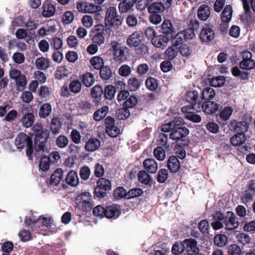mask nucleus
<instances>
[{"mask_svg": "<svg viewBox=\"0 0 255 255\" xmlns=\"http://www.w3.org/2000/svg\"><path fill=\"white\" fill-rule=\"evenodd\" d=\"M167 166L171 172L176 173L180 169V163L176 156H171L167 160Z\"/></svg>", "mask_w": 255, "mask_h": 255, "instance_id": "25", "label": "nucleus"}, {"mask_svg": "<svg viewBox=\"0 0 255 255\" xmlns=\"http://www.w3.org/2000/svg\"><path fill=\"white\" fill-rule=\"evenodd\" d=\"M246 140L245 134L238 133L231 138L230 142L234 146H240L245 143Z\"/></svg>", "mask_w": 255, "mask_h": 255, "instance_id": "36", "label": "nucleus"}, {"mask_svg": "<svg viewBox=\"0 0 255 255\" xmlns=\"http://www.w3.org/2000/svg\"><path fill=\"white\" fill-rule=\"evenodd\" d=\"M43 8L42 15L45 17H50L53 16L55 12V4L50 1H46L42 5Z\"/></svg>", "mask_w": 255, "mask_h": 255, "instance_id": "24", "label": "nucleus"}, {"mask_svg": "<svg viewBox=\"0 0 255 255\" xmlns=\"http://www.w3.org/2000/svg\"><path fill=\"white\" fill-rule=\"evenodd\" d=\"M22 115L20 120V123L26 128L31 127L35 121L33 109L31 106H24L23 105L19 110V115Z\"/></svg>", "mask_w": 255, "mask_h": 255, "instance_id": "6", "label": "nucleus"}, {"mask_svg": "<svg viewBox=\"0 0 255 255\" xmlns=\"http://www.w3.org/2000/svg\"><path fill=\"white\" fill-rule=\"evenodd\" d=\"M101 78L104 80H108L113 76V71L109 66H104L99 69Z\"/></svg>", "mask_w": 255, "mask_h": 255, "instance_id": "39", "label": "nucleus"}, {"mask_svg": "<svg viewBox=\"0 0 255 255\" xmlns=\"http://www.w3.org/2000/svg\"><path fill=\"white\" fill-rule=\"evenodd\" d=\"M82 82L87 87H91L95 82V78L92 73L87 72L82 76Z\"/></svg>", "mask_w": 255, "mask_h": 255, "instance_id": "45", "label": "nucleus"}, {"mask_svg": "<svg viewBox=\"0 0 255 255\" xmlns=\"http://www.w3.org/2000/svg\"><path fill=\"white\" fill-rule=\"evenodd\" d=\"M109 110V107L107 106H103L101 108L97 110L93 114V120L96 122L102 121L106 116Z\"/></svg>", "mask_w": 255, "mask_h": 255, "instance_id": "32", "label": "nucleus"}, {"mask_svg": "<svg viewBox=\"0 0 255 255\" xmlns=\"http://www.w3.org/2000/svg\"><path fill=\"white\" fill-rule=\"evenodd\" d=\"M226 81V78L224 76H219L214 77L210 81V85L212 87H220L223 86Z\"/></svg>", "mask_w": 255, "mask_h": 255, "instance_id": "50", "label": "nucleus"}, {"mask_svg": "<svg viewBox=\"0 0 255 255\" xmlns=\"http://www.w3.org/2000/svg\"><path fill=\"white\" fill-rule=\"evenodd\" d=\"M227 216L225 220L224 221L225 229L229 231H232L236 229L239 226L237 221V218L233 212L228 211L226 213Z\"/></svg>", "mask_w": 255, "mask_h": 255, "instance_id": "16", "label": "nucleus"}, {"mask_svg": "<svg viewBox=\"0 0 255 255\" xmlns=\"http://www.w3.org/2000/svg\"><path fill=\"white\" fill-rule=\"evenodd\" d=\"M128 52V48L126 46H123L119 50L114 53V55L116 61L123 62L127 59V55Z\"/></svg>", "mask_w": 255, "mask_h": 255, "instance_id": "29", "label": "nucleus"}, {"mask_svg": "<svg viewBox=\"0 0 255 255\" xmlns=\"http://www.w3.org/2000/svg\"><path fill=\"white\" fill-rule=\"evenodd\" d=\"M62 125L61 119L58 116L54 117L51 119L50 129L53 134H57L60 132Z\"/></svg>", "mask_w": 255, "mask_h": 255, "instance_id": "35", "label": "nucleus"}, {"mask_svg": "<svg viewBox=\"0 0 255 255\" xmlns=\"http://www.w3.org/2000/svg\"><path fill=\"white\" fill-rule=\"evenodd\" d=\"M214 244L218 247H224L228 242L227 236L224 234L216 235L213 239Z\"/></svg>", "mask_w": 255, "mask_h": 255, "instance_id": "42", "label": "nucleus"}, {"mask_svg": "<svg viewBox=\"0 0 255 255\" xmlns=\"http://www.w3.org/2000/svg\"><path fill=\"white\" fill-rule=\"evenodd\" d=\"M52 112V106L50 103H46L41 105L38 111V116L41 119L48 117Z\"/></svg>", "mask_w": 255, "mask_h": 255, "instance_id": "31", "label": "nucleus"}, {"mask_svg": "<svg viewBox=\"0 0 255 255\" xmlns=\"http://www.w3.org/2000/svg\"><path fill=\"white\" fill-rule=\"evenodd\" d=\"M121 208L120 206L113 204L111 206L105 207V217L108 219H116L121 214Z\"/></svg>", "mask_w": 255, "mask_h": 255, "instance_id": "20", "label": "nucleus"}, {"mask_svg": "<svg viewBox=\"0 0 255 255\" xmlns=\"http://www.w3.org/2000/svg\"><path fill=\"white\" fill-rule=\"evenodd\" d=\"M32 130L34 134L33 146L35 155L48 152V149L46 144L49 138V131L44 129L41 124L34 125L32 127Z\"/></svg>", "mask_w": 255, "mask_h": 255, "instance_id": "2", "label": "nucleus"}, {"mask_svg": "<svg viewBox=\"0 0 255 255\" xmlns=\"http://www.w3.org/2000/svg\"><path fill=\"white\" fill-rule=\"evenodd\" d=\"M76 208L82 212H88L91 211L93 206L92 197L89 192H84L80 194L76 198Z\"/></svg>", "mask_w": 255, "mask_h": 255, "instance_id": "4", "label": "nucleus"}, {"mask_svg": "<svg viewBox=\"0 0 255 255\" xmlns=\"http://www.w3.org/2000/svg\"><path fill=\"white\" fill-rule=\"evenodd\" d=\"M55 142L58 147L63 148L68 145L69 139L66 136L60 135L56 139Z\"/></svg>", "mask_w": 255, "mask_h": 255, "instance_id": "62", "label": "nucleus"}, {"mask_svg": "<svg viewBox=\"0 0 255 255\" xmlns=\"http://www.w3.org/2000/svg\"><path fill=\"white\" fill-rule=\"evenodd\" d=\"M104 93V90L100 85H95L91 90V96L92 98H102Z\"/></svg>", "mask_w": 255, "mask_h": 255, "instance_id": "53", "label": "nucleus"}, {"mask_svg": "<svg viewBox=\"0 0 255 255\" xmlns=\"http://www.w3.org/2000/svg\"><path fill=\"white\" fill-rule=\"evenodd\" d=\"M123 20V18L118 14L115 6H110L107 8L105 18L106 25L118 27L122 25Z\"/></svg>", "mask_w": 255, "mask_h": 255, "instance_id": "5", "label": "nucleus"}, {"mask_svg": "<svg viewBox=\"0 0 255 255\" xmlns=\"http://www.w3.org/2000/svg\"><path fill=\"white\" fill-rule=\"evenodd\" d=\"M63 176V170L59 168L56 169L52 174L49 181V184L56 186L59 184Z\"/></svg>", "mask_w": 255, "mask_h": 255, "instance_id": "28", "label": "nucleus"}, {"mask_svg": "<svg viewBox=\"0 0 255 255\" xmlns=\"http://www.w3.org/2000/svg\"><path fill=\"white\" fill-rule=\"evenodd\" d=\"M15 143L19 149H22L26 146V156L29 160H33L34 149L32 139L30 136L24 132H20L16 136Z\"/></svg>", "mask_w": 255, "mask_h": 255, "instance_id": "3", "label": "nucleus"}, {"mask_svg": "<svg viewBox=\"0 0 255 255\" xmlns=\"http://www.w3.org/2000/svg\"><path fill=\"white\" fill-rule=\"evenodd\" d=\"M242 60L240 63V67L244 70H251L255 66V62L252 59V53L246 50L242 53Z\"/></svg>", "mask_w": 255, "mask_h": 255, "instance_id": "12", "label": "nucleus"}, {"mask_svg": "<svg viewBox=\"0 0 255 255\" xmlns=\"http://www.w3.org/2000/svg\"><path fill=\"white\" fill-rule=\"evenodd\" d=\"M78 110L81 113L84 115L91 114L95 110L94 106L90 101L87 100H81L78 103Z\"/></svg>", "mask_w": 255, "mask_h": 255, "instance_id": "21", "label": "nucleus"}, {"mask_svg": "<svg viewBox=\"0 0 255 255\" xmlns=\"http://www.w3.org/2000/svg\"><path fill=\"white\" fill-rule=\"evenodd\" d=\"M143 165L146 171L151 174L155 173L158 169L157 162L152 158L145 159L143 162Z\"/></svg>", "mask_w": 255, "mask_h": 255, "instance_id": "27", "label": "nucleus"}, {"mask_svg": "<svg viewBox=\"0 0 255 255\" xmlns=\"http://www.w3.org/2000/svg\"><path fill=\"white\" fill-rule=\"evenodd\" d=\"M136 55L143 56L148 53V47L142 42L132 47Z\"/></svg>", "mask_w": 255, "mask_h": 255, "instance_id": "48", "label": "nucleus"}, {"mask_svg": "<svg viewBox=\"0 0 255 255\" xmlns=\"http://www.w3.org/2000/svg\"><path fill=\"white\" fill-rule=\"evenodd\" d=\"M229 127L232 130L245 134L249 129V124L245 121L237 122L236 120H231Z\"/></svg>", "mask_w": 255, "mask_h": 255, "instance_id": "14", "label": "nucleus"}, {"mask_svg": "<svg viewBox=\"0 0 255 255\" xmlns=\"http://www.w3.org/2000/svg\"><path fill=\"white\" fill-rule=\"evenodd\" d=\"M170 39L168 37L161 34L156 35L152 38L151 43L156 47L163 49L167 46L168 42Z\"/></svg>", "mask_w": 255, "mask_h": 255, "instance_id": "22", "label": "nucleus"}, {"mask_svg": "<svg viewBox=\"0 0 255 255\" xmlns=\"http://www.w3.org/2000/svg\"><path fill=\"white\" fill-rule=\"evenodd\" d=\"M82 83L78 80H73L68 86L65 84L61 88V95L64 97H69L71 93L77 94L81 91Z\"/></svg>", "mask_w": 255, "mask_h": 255, "instance_id": "9", "label": "nucleus"}, {"mask_svg": "<svg viewBox=\"0 0 255 255\" xmlns=\"http://www.w3.org/2000/svg\"><path fill=\"white\" fill-rule=\"evenodd\" d=\"M171 5H167L165 0H159V1L154 2L150 4L147 7L148 11L149 13H161L165 9L170 8Z\"/></svg>", "mask_w": 255, "mask_h": 255, "instance_id": "17", "label": "nucleus"}, {"mask_svg": "<svg viewBox=\"0 0 255 255\" xmlns=\"http://www.w3.org/2000/svg\"><path fill=\"white\" fill-rule=\"evenodd\" d=\"M215 92L214 90L211 87L205 88L203 90H201V100L206 101H211L215 96Z\"/></svg>", "mask_w": 255, "mask_h": 255, "instance_id": "34", "label": "nucleus"}, {"mask_svg": "<svg viewBox=\"0 0 255 255\" xmlns=\"http://www.w3.org/2000/svg\"><path fill=\"white\" fill-rule=\"evenodd\" d=\"M244 252L236 244H232L228 247L227 255H244Z\"/></svg>", "mask_w": 255, "mask_h": 255, "instance_id": "46", "label": "nucleus"}, {"mask_svg": "<svg viewBox=\"0 0 255 255\" xmlns=\"http://www.w3.org/2000/svg\"><path fill=\"white\" fill-rule=\"evenodd\" d=\"M51 163L50 157L46 155L42 156L40 159L39 168L42 171L46 172L50 168Z\"/></svg>", "mask_w": 255, "mask_h": 255, "instance_id": "40", "label": "nucleus"}, {"mask_svg": "<svg viewBox=\"0 0 255 255\" xmlns=\"http://www.w3.org/2000/svg\"><path fill=\"white\" fill-rule=\"evenodd\" d=\"M232 7L230 5H227L225 6L224 10L221 13L222 20L224 22H229L232 16Z\"/></svg>", "mask_w": 255, "mask_h": 255, "instance_id": "44", "label": "nucleus"}, {"mask_svg": "<svg viewBox=\"0 0 255 255\" xmlns=\"http://www.w3.org/2000/svg\"><path fill=\"white\" fill-rule=\"evenodd\" d=\"M106 133L111 137H117L120 132L119 128L115 125V120L108 116L104 120Z\"/></svg>", "mask_w": 255, "mask_h": 255, "instance_id": "10", "label": "nucleus"}, {"mask_svg": "<svg viewBox=\"0 0 255 255\" xmlns=\"http://www.w3.org/2000/svg\"><path fill=\"white\" fill-rule=\"evenodd\" d=\"M137 102V97L135 95H131L123 103V106L127 107L128 109L132 108L136 105Z\"/></svg>", "mask_w": 255, "mask_h": 255, "instance_id": "60", "label": "nucleus"}, {"mask_svg": "<svg viewBox=\"0 0 255 255\" xmlns=\"http://www.w3.org/2000/svg\"><path fill=\"white\" fill-rule=\"evenodd\" d=\"M101 146V142L97 138H91L86 142L85 149L89 152H93L97 150Z\"/></svg>", "mask_w": 255, "mask_h": 255, "instance_id": "26", "label": "nucleus"}, {"mask_svg": "<svg viewBox=\"0 0 255 255\" xmlns=\"http://www.w3.org/2000/svg\"><path fill=\"white\" fill-rule=\"evenodd\" d=\"M35 66L39 70H46L50 66V61L43 57H39L35 61Z\"/></svg>", "mask_w": 255, "mask_h": 255, "instance_id": "38", "label": "nucleus"}, {"mask_svg": "<svg viewBox=\"0 0 255 255\" xmlns=\"http://www.w3.org/2000/svg\"><path fill=\"white\" fill-rule=\"evenodd\" d=\"M69 74V70L65 66L58 67L56 73L55 78L57 79L61 80L64 77H67Z\"/></svg>", "mask_w": 255, "mask_h": 255, "instance_id": "56", "label": "nucleus"}, {"mask_svg": "<svg viewBox=\"0 0 255 255\" xmlns=\"http://www.w3.org/2000/svg\"><path fill=\"white\" fill-rule=\"evenodd\" d=\"M183 142V143H177L175 148V152L178 157L177 158H179L181 159H184L186 156V151L184 148L188 144V141Z\"/></svg>", "mask_w": 255, "mask_h": 255, "instance_id": "41", "label": "nucleus"}, {"mask_svg": "<svg viewBox=\"0 0 255 255\" xmlns=\"http://www.w3.org/2000/svg\"><path fill=\"white\" fill-rule=\"evenodd\" d=\"M214 26L210 23H206L202 29L199 37L202 42H209L214 40L215 31L213 30Z\"/></svg>", "mask_w": 255, "mask_h": 255, "instance_id": "11", "label": "nucleus"}, {"mask_svg": "<svg viewBox=\"0 0 255 255\" xmlns=\"http://www.w3.org/2000/svg\"><path fill=\"white\" fill-rule=\"evenodd\" d=\"M15 80L17 89L19 91L22 90L27 84L26 77L24 74L21 75L19 78Z\"/></svg>", "mask_w": 255, "mask_h": 255, "instance_id": "64", "label": "nucleus"}, {"mask_svg": "<svg viewBox=\"0 0 255 255\" xmlns=\"http://www.w3.org/2000/svg\"><path fill=\"white\" fill-rule=\"evenodd\" d=\"M111 189V181L106 178H100L97 181L96 186L94 189L95 195L99 198H103Z\"/></svg>", "mask_w": 255, "mask_h": 255, "instance_id": "8", "label": "nucleus"}, {"mask_svg": "<svg viewBox=\"0 0 255 255\" xmlns=\"http://www.w3.org/2000/svg\"><path fill=\"white\" fill-rule=\"evenodd\" d=\"M161 31L163 35L168 37L171 39L173 38L175 34V30L172 23L169 19H165L162 25Z\"/></svg>", "mask_w": 255, "mask_h": 255, "instance_id": "19", "label": "nucleus"}, {"mask_svg": "<svg viewBox=\"0 0 255 255\" xmlns=\"http://www.w3.org/2000/svg\"><path fill=\"white\" fill-rule=\"evenodd\" d=\"M198 229L203 235L209 234L210 230V225L209 222L206 220H202L198 223Z\"/></svg>", "mask_w": 255, "mask_h": 255, "instance_id": "57", "label": "nucleus"}, {"mask_svg": "<svg viewBox=\"0 0 255 255\" xmlns=\"http://www.w3.org/2000/svg\"><path fill=\"white\" fill-rule=\"evenodd\" d=\"M184 246V254L188 255H195L199 252L197 247V242L195 239L190 238L183 240Z\"/></svg>", "mask_w": 255, "mask_h": 255, "instance_id": "13", "label": "nucleus"}, {"mask_svg": "<svg viewBox=\"0 0 255 255\" xmlns=\"http://www.w3.org/2000/svg\"><path fill=\"white\" fill-rule=\"evenodd\" d=\"M116 89L115 86L109 85L105 87L104 90V98L109 100H112L115 95Z\"/></svg>", "mask_w": 255, "mask_h": 255, "instance_id": "47", "label": "nucleus"}, {"mask_svg": "<svg viewBox=\"0 0 255 255\" xmlns=\"http://www.w3.org/2000/svg\"><path fill=\"white\" fill-rule=\"evenodd\" d=\"M153 154L158 160L162 161L165 159V152L164 148L161 146H158L154 148Z\"/></svg>", "mask_w": 255, "mask_h": 255, "instance_id": "63", "label": "nucleus"}, {"mask_svg": "<svg viewBox=\"0 0 255 255\" xmlns=\"http://www.w3.org/2000/svg\"><path fill=\"white\" fill-rule=\"evenodd\" d=\"M66 181L69 185L75 187L79 183V179L77 173L74 170L70 171L66 178Z\"/></svg>", "mask_w": 255, "mask_h": 255, "instance_id": "37", "label": "nucleus"}, {"mask_svg": "<svg viewBox=\"0 0 255 255\" xmlns=\"http://www.w3.org/2000/svg\"><path fill=\"white\" fill-rule=\"evenodd\" d=\"M116 117L120 120H125L128 118L130 113L129 109L125 106L120 109H119L116 113Z\"/></svg>", "mask_w": 255, "mask_h": 255, "instance_id": "54", "label": "nucleus"}, {"mask_svg": "<svg viewBox=\"0 0 255 255\" xmlns=\"http://www.w3.org/2000/svg\"><path fill=\"white\" fill-rule=\"evenodd\" d=\"M91 65L97 70H99L104 66V62L103 58L100 56L93 57L90 60Z\"/></svg>", "mask_w": 255, "mask_h": 255, "instance_id": "51", "label": "nucleus"}, {"mask_svg": "<svg viewBox=\"0 0 255 255\" xmlns=\"http://www.w3.org/2000/svg\"><path fill=\"white\" fill-rule=\"evenodd\" d=\"M220 105L213 101L203 102L200 107V112L202 110L206 114L213 115L219 110Z\"/></svg>", "mask_w": 255, "mask_h": 255, "instance_id": "18", "label": "nucleus"}, {"mask_svg": "<svg viewBox=\"0 0 255 255\" xmlns=\"http://www.w3.org/2000/svg\"><path fill=\"white\" fill-rule=\"evenodd\" d=\"M138 0H123L119 4V10L121 13H126L133 9V6Z\"/></svg>", "mask_w": 255, "mask_h": 255, "instance_id": "23", "label": "nucleus"}, {"mask_svg": "<svg viewBox=\"0 0 255 255\" xmlns=\"http://www.w3.org/2000/svg\"><path fill=\"white\" fill-rule=\"evenodd\" d=\"M108 25H104L102 24L95 25L92 31L94 33V35L96 34H102V35H106V33L107 32V30L109 29V27L108 28L107 27Z\"/></svg>", "mask_w": 255, "mask_h": 255, "instance_id": "58", "label": "nucleus"}, {"mask_svg": "<svg viewBox=\"0 0 255 255\" xmlns=\"http://www.w3.org/2000/svg\"><path fill=\"white\" fill-rule=\"evenodd\" d=\"M172 253L175 255H178L182 253H184V246H183V241L182 242H176L172 246L171 249Z\"/></svg>", "mask_w": 255, "mask_h": 255, "instance_id": "59", "label": "nucleus"}, {"mask_svg": "<svg viewBox=\"0 0 255 255\" xmlns=\"http://www.w3.org/2000/svg\"><path fill=\"white\" fill-rule=\"evenodd\" d=\"M102 9L101 6L95 4L86 2L85 4L84 12L87 13H93L100 11Z\"/></svg>", "mask_w": 255, "mask_h": 255, "instance_id": "55", "label": "nucleus"}, {"mask_svg": "<svg viewBox=\"0 0 255 255\" xmlns=\"http://www.w3.org/2000/svg\"><path fill=\"white\" fill-rule=\"evenodd\" d=\"M178 49L180 54L186 58H189L193 52L192 47L185 43L181 44Z\"/></svg>", "mask_w": 255, "mask_h": 255, "instance_id": "49", "label": "nucleus"}, {"mask_svg": "<svg viewBox=\"0 0 255 255\" xmlns=\"http://www.w3.org/2000/svg\"><path fill=\"white\" fill-rule=\"evenodd\" d=\"M138 179L144 185H148L151 180L150 176L145 170H141L138 174Z\"/></svg>", "mask_w": 255, "mask_h": 255, "instance_id": "52", "label": "nucleus"}, {"mask_svg": "<svg viewBox=\"0 0 255 255\" xmlns=\"http://www.w3.org/2000/svg\"><path fill=\"white\" fill-rule=\"evenodd\" d=\"M201 89H190L186 92L185 95L186 101L192 104V108H194L197 112H200V107L202 101L201 100Z\"/></svg>", "mask_w": 255, "mask_h": 255, "instance_id": "7", "label": "nucleus"}, {"mask_svg": "<svg viewBox=\"0 0 255 255\" xmlns=\"http://www.w3.org/2000/svg\"><path fill=\"white\" fill-rule=\"evenodd\" d=\"M143 34L140 31H135L130 34L127 39L126 44L130 48L143 42Z\"/></svg>", "mask_w": 255, "mask_h": 255, "instance_id": "15", "label": "nucleus"}, {"mask_svg": "<svg viewBox=\"0 0 255 255\" xmlns=\"http://www.w3.org/2000/svg\"><path fill=\"white\" fill-rule=\"evenodd\" d=\"M184 119L175 117L169 122L162 124L161 130L164 132H170L169 138L173 140L185 141V138L189 133V130L185 126Z\"/></svg>", "mask_w": 255, "mask_h": 255, "instance_id": "1", "label": "nucleus"}, {"mask_svg": "<svg viewBox=\"0 0 255 255\" xmlns=\"http://www.w3.org/2000/svg\"><path fill=\"white\" fill-rule=\"evenodd\" d=\"M145 85L146 88L151 91H155L157 87V81L153 77H148L145 81Z\"/></svg>", "mask_w": 255, "mask_h": 255, "instance_id": "61", "label": "nucleus"}, {"mask_svg": "<svg viewBox=\"0 0 255 255\" xmlns=\"http://www.w3.org/2000/svg\"><path fill=\"white\" fill-rule=\"evenodd\" d=\"M142 83V81L135 77L129 78L128 81V86L130 92H135L138 90Z\"/></svg>", "mask_w": 255, "mask_h": 255, "instance_id": "33", "label": "nucleus"}, {"mask_svg": "<svg viewBox=\"0 0 255 255\" xmlns=\"http://www.w3.org/2000/svg\"><path fill=\"white\" fill-rule=\"evenodd\" d=\"M210 15V8L207 4L201 5L198 9L197 15L201 20H206Z\"/></svg>", "mask_w": 255, "mask_h": 255, "instance_id": "30", "label": "nucleus"}, {"mask_svg": "<svg viewBox=\"0 0 255 255\" xmlns=\"http://www.w3.org/2000/svg\"><path fill=\"white\" fill-rule=\"evenodd\" d=\"M178 53V47L170 46L164 52V59L171 61L177 56Z\"/></svg>", "mask_w": 255, "mask_h": 255, "instance_id": "43", "label": "nucleus"}]
</instances>
